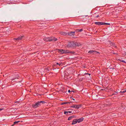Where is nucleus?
I'll list each match as a JSON object with an SVG mask.
<instances>
[{
	"mask_svg": "<svg viewBox=\"0 0 126 126\" xmlns=\"http://www.w3.org/2000/svg\"><path fill=\"white\" fill-rule=\"evenodd\" d=\"M43 39L45 41L47 42L51 41L53 40L56 41L57 40V38L54 37H45Z\"/></svg>",
	"mask_w": 126,
	"mask_h": 126,
	"instance_id": "1",
	"label": "nucleus"
},
{
	"mask_svg": "<svg viewBox=\"0 0 126 126\" xmlns=\"http://www.w3.org/2000/svg\"><path fill=\"white\" fill-rule=\"evenodd\" d=\"M57 51L59 52H60L61 54L67 53H71V51L68 50H63L62 49H58L57 50Z\"/></svg>",
	"mask_w": 126,
	"mask_h": 126,
	"instance_id": "2",
	"label": "nucleus"
},
{
	"mask_svg": "<svg viewBox=\"0 0 126 126\" xmlns=\"http://www.w3.org/2000/svg\"><path fill=\"white\" fill-rule=\"evenodd\" d=\"M45 103V102L44 101H38L35 104H33L32 105V106L34 108H36L40 106L41 105V103H42L43 104Z\"/></svg>",
	"mask_w": 126,
	"mask_h": 126,
	"instance_id": "3",
	"label": "nucleus"
},
{
	"mask_svg": "<svg viewBox=\"0 0 126 126\" xmlns=\"http://www.w3.org/2000/svg\"><path fill=\"white\" fill-rule=\"evenodd\" d=\"M76 45L73 41H71L69 42L67 45V47L68 48L71 47H72L75 46Z\"/></svg>",
	"mask_w": 126,
	"mask_h": 126,
	"instance_id": "4",
	"label": "nucleus"
},
{
	"mask_svg": "<svg viewBox=\"0 0 126 126\" xmlns=\"http://www.w3.org/2000/svg\"><path fill=\"white\" fill-rule=\"evenodd\" d=\"M95 24L96 25H110V24L108 23H104L102 22H95Z\"/></svg>",
	"mask_w": 126,
	"mask_h": 126,
	"instance_id": "5",
	"label": "nucleus"
},
{
	"mask_svg": "<svg viewBox=\"0 0 126 126\" xmlns=\"http://www.w3.org/2000/svg\"><path fill=\"white\" fill-rule=\"evenodd\" d=\"M81 105H73L70 107L71 108H75L77 109H79L80 107H81Z\"/></svg>",
	"mask_w": 126,
	"mask_h": 126,
	"instance_id": "6",
	"label": "nucleus"
},
{
	"mask_svg": "<svg viewBox=\"0 0 126 126\" xmlns=\"http://www.w3.org/2000/svg\"><path fill=\"white\" fill-rule=\"evenodd\" d=\"M88 53L90 54H97L99 53V52L95 50H90L88 52Z\"/></svg>",
	"mask_w": 126,
	"mask_h": 126,
	"instance_id": "7",
	"label": "nucleus"
},
{
	"mask_svg": "<svg viewBox=\"0 0 126 126\" xmlns=\"http://www.w3.org/2000/svg\"><path fill=\"white\" fill-rule=\"evenodd\" d=\"M75 32H69L67 33V34L70 36H73L74 35Z\"/></svg>",
	"mask_w": 126,
	"mask_h": 126,
	"instance_id": "8",
	"label": "nucleus"
},
{
	"mask_svg": "<svg viewBox=\"0 0 126 126\" xmlns=\"http://www.w3.org/2000/svg\"><path fill=\"white\" fill-rule=\"evenodd\" d=\"M23 37V36H21L17 38H14V39L15 40H21L22 39Z\"/></svg>",
	"mask_w": 126,
	"mask_h": 126,
	"instance_id": "9",
	"label": "nucleus"
},
{
	"mask_svg": "<svg viewBox=\"0 0 126 126\" xmlns=\"http://www.w3.org/2000/svg\"><path fill=\"white\" fill-rule=\"evenodd\" d=\"M83 120V118H81L78 119H77V122L79 123L82 121Z\"/></svg>",
	"mask_w": 126,
	"mask_h": 126,
	"instance_id": "10",
	"label": "nucleus"
},
{
	"mask_svg": "<svg viewBox=\"0 0 126 126\" xmlns=\"http://www.w3.org/2000/svg\"><path fill=\"white\" fill-rule=\"evenodd\" d=\"M77 123V119H75L73 121V122L72 124V125H74V124H76Z\"/></svg>",
	"mask_w": 126,
	"mask_h": 126,
	"instance_id": "11",
	"label": "nucleus"
},
{
	"mask_svg": "<svg viewBox=\"0 0 126 126\" xmlns=\"http://www.w3.org/2000/svg\"><path fill=\"white\" fill-rule=\"evenodd\" d=\"M93 16L96 18H98L99 17V15L97 13L94 14L93 15Z\"/></svg>",
	"mask_w": 126,
	"mask_h": 126,
	"instance_id": "12",
	"label": "nucleus"
},
{
	"mask_svg": "<svg viewBox=\"0 0 126 126\" xmlns=\"http://www.w3.org/2000/svg\"><path fill=\"white\" fill-rule=\"evenodd\" d=\"M71 111H65L64 113L65 114L67 115L68 113H71Z\"/></svg>",
	"mask_w": 126,
	"mask_h": 126,
	"instance_id": "13",
	"label": "nucleus"
},
{
	"mask_svg": "<svg viewBox=\"0 0 126 126\" xmlns=\"http://www.w3.org/2000/svg\"><path fill=\"white\" fill-rule=\"evenodd\" d=\"M60 33L61 34L63 35H66L67 34V33L65 32H60Z\"/></svg>",
	"mask_w": 126,
	"mask_h": 126,
	"instance_id": "14",
	"label": "nucleus"
},
{
	"mask_svg": "<svg viewBox=\"0 0 126 126\" xmlns=\"http://www.w3.org/2000/svg\"><path fill=\"white\" fill-rule=\"evenodd\" d=\"M74 117V116H72L69 117L68 119V120H70L72 118H73Z\"/></svg>",
	"mask_w": 126,
	"mask_h": 126,
	"instance_id": "15",
	"label": "nucleus"
},
{
	"mask_svg": "<svg viewBox=\"0 0 126 126\" xmlns=\"http://www.w3.org/2000/svg\"><path fill=\"white\" fill-rule=\"evenodd\" d=\"M83 30L82 29H81L80 30H79V29H77L76 30V31L78 32H81L83 31Z\"/></svg>",
	"mask_w": 126,
	"mask_h": 126,
	"instance_id": "16",
	"label": "nucleus"
},
{
	"mask_svg": "<svg viewBox=\"0 0 126 126\" xmlns=\"http://www.w3.org/2000/svg\"><path fill=\"white\" fill-rule=\"evenodd\" d=\"M117 93L116 92H115L113 93L112 94L111 96H112L113 95H117Z\"/></svg>",
	"mask_w": 126,
	"mask_h": 126,
	"instance_id": "17",
	"label": "nucleus"
},
{
	"mask_svg": "<svg viewBox=\"0 0 126 126\" xmlns=\"http://www.w3.org/2000/svg\"><path fill=\"white\" fill-rule=\"evenodd\" d=\"M20 122V121H15L14 123V125H15V124H16Z\"/></svg>",
	"mask_w": 126,
	"mask_h": 126,
	"instance_id": "18",
	"label": "nucleus"
},
{
	"mask_svg": "<svg viewBox=\"0 0 126 126\" xmlns=\"http://www.w3.org/2000/svg\"><path fill=\"white\" fill-rule=\"evenodd\" d=\"M120 61L121 62H123V63H126V62H125V61H124V60H120Z\"/></svg>",
	"mask_w": 126,
	"mask_h": 126,
	"instance_id": "19",
	"label": "nucleus"
},
{
	"mask_svg": "<svg viewBox=\"0 0 126 126\" xmlns=\"http://www.w3.org/2000/svg\"><path fill=\"white\" fill-rule=\"evenodd\" d=\"M68 103V102H63V103H62L61 104L62 105L65 104H66L67 103Z\"/></svg>",
	"mask_w": 126,
	"mask_h": 126,
	"instance_id": "20",
	"label": "nucleus"
},
{
	"mask_svg": "<svg viewBox=\"0 0 126 126\" xmlns=\"http://www.w3.org/2000/svg\"><path fill=\"white\" fill-rule=\"evenodd\" d=\"M56 63L57 64L59 65H60V64H59L58 63Z\"/></svg>",
	"mask_w": 126,
	"mask_h": 126,
	"instance_id": "21",
	"label": "nucleus"
},
{
	"mask_svg": "<svg viewBox=\"0 0 126 126\" xmlns=\"http://www.w3.org/2000/svg\"><path fill=\"white\" fill-rule=\"evenodd\" d=\"M3 110V109H0V111H1Z\"/></svg>",
	"mask_w": 126,
	"mask_h": 126,
	"instance_id": "22",
	"label": "nucleus"
},
{
	"mask_svg": "<svg viewBox=\"0 0 126 126\" xmlns=\"http://www.w3.org/2000/svg\"><path fill=\"white\" fill-rule=\"evenodd\" d=\"M68 92L69 93H70V92H71V91H70V90H68Z\"/></svg>",
	"mask_w": 126,
	"mask_h": 126,
	"instance_id": "23",
	"label": "nucleus"
},
{
	"mask_svg": "<svg viewBox=\"0 0 126 126\" xmlns=\"http://www.w3.org/2000/svg\"><path fill=\"white\" fill-rule=\"evenodd\" d=\"M68 102V103H69V104H70V103H71V102Z\"/></svg>",
	"mask_w": 126,
	"mask_h": 126,
	"instance_id": "24",
	"label": "nucleus"
},
{
	"mask_svg": "<svg viewBox=\"0 0 126 126\" xmlns=\"http://www.w3.org/2000/svg\"><path fill=\"white\" fill-rule=\"evenodd\" d=\"M72 99L73 100H75V99H73V98H72Z\"/></svg>",
	"mask_w": 126,
	"mask_h": 126,
	"instance_id": "25",
	"label": "nucleus"
},
{
	"mask_svg": "<svg viewBox=\"0 0 126 126\" xmlns=\"http://www.w3.org/2000/svg\"><path fill=\"white\" fill-rule=\"evenodd\" d=\"M14 125V124H13V125H12V126H13Z\"/></svg>",
	"mask_w": 126,
	"mask_h": 126,
	"instance_id": "26",
	"label": "nucleus"
},
{
	"mask_svg": "<svg viewBox=\"0 0 126 126\" xmlns=\"http://www.w3.org/2000/svg\"><path fill=\"white\" fill-rule=\"evenodd\" d=\"M12 79V80H14V79Z\"/></svg>",
	"mask_w": 126,
	"mask_h": 126,
	"instance_id": "27",
	"label": "nucleus"
},
{
	"mask_svg": "<svg viewBox=\"0 0 126 126\" xmlns=\"http://www.w3.org/2000/svg\"><path fill=\"white\" fill-rule=\"evenodd\" d=\"M71 92H73V91H71Z\"/></svg>",
	"mask_w": 126,
	"mask_h": 126,
	"instance_id": "28",
	"label": "nucleus"
},
{
	"mask_svg": "<svg viewBox=\"0 0 126 126\" xmlns=\"http://www.w3.org/2000/svg\"><path fill=\"white\" fill-rule=\"evenodd\" d=\"M124 1H125L126 0H123Z\"/></svg>",
	"mask_w": 126,
	"mask_h": 126,
	"instance_id": "29",
	"label": "nucleus"
}]
</instances>
